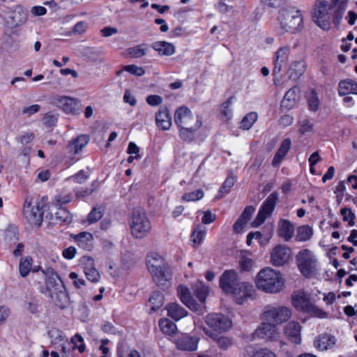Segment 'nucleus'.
I'll use <instances>...</instances> for the list:
<instances>
[{"label":"nucleus","instance_id":"c756f323","mask_svg":"<svg viewBox=\"0 0 357 357\" xmlns=\"http://www.w3.org/2000/svg\"><path fill=\"white\" fill-rule=\"evenodd\" d=\"M278 200V193L277 192H272L263 202L259 211L265 215L270 216L274 211Z\"/></svg>","mask_w":357,"mask_h":357},{"label":"nucleus","instance_id":"a878e982","mask_svg":"<svg viewBox=\"0 0 357 357\" xmlns=\"http://www.w3.org/2000/svg\"><path fill=\"white\" fill-rule=\"evenodd\" d=\"M201 118L196 116L195 123L192 126L178 128L179 136L183 141L191 142L195 138V132L202 126Z\"/></svg>","mask_w":357,"mask_h":357},{"label":"nucleus","instance_id":"39448f33","mask_svg":"<svg viewBox=\"0 0 357 357\" xmlns=\"http://www.w3.org/2000/svg\"><path fill=\"white\" fill-rule=\"evenodd\" d=\"M292 304L298 310L307 313L312 317L326 318L328 313L314 305L304 292L292 296Z\"/></svg>","mask_w":357,"mask_h":357},{"label":"nucleus","instance_id":"58836bf2","mask_svg":"<svg viewBox=\"0 0 357 357\" xmlns=\"http://www.w3.org/2000/svg\"><path fill=\"white\" fill-rule=\"evenodd\" d=\"M235 182L236 177L233 175H229L220 187L218 191V194L215 197V199H220L223 197L224 195L229 193L231 188L234 186Z\"/></svg>","mask_w":357,"mask_h":357},{"label":"nucleus","instance_id":"bf43d9fd","mask_svg":"<svg viewBox=\"0 0 357 357\" xmlns=\"http://www.w3.org/2000/svg\"><path fill=\"white\" fill-rule=\"evenodd\" d=\"M250 357H277V356L268 349L264 348L254 351Z\"/></svg>","mask_w":357,"mask_h":357},{"label":"nucleus","instance_id":"cd10ccee","mask_svg":"<svg viewBox=\"0 0 357 357\" xmlns=\"http://www.w3.org/2000/svg\"><path fill=\"white\" fill-rule=\"evenodd\" d=\"M78 246L85 250H91L93 247V236L87 231H82L74 236Z\"/></svg>","mask_w":357,"mask_h":357},{"label":"nucleus","instance_id":"e2e57ef3","mask_svg":"<svg viewBox=\"0 0 357 357\" xmlns=\"http://www.w3.org/2000/svg\"><path fill=\"white\" fill-rule=\"evenodd\" d=\"M321 160V158L317 151L314 152L309 158L310 171L312 174H315L316 170L314 167L315 165Z\"/></svg>","mask_w":357,"mask_h":357},{"label":"nucleus","instance_id":"72a5a7b5","mask_svg":"<svg viewBox=\"0 0 357 357\" xmlns=\"http://www.w3.org/2000/svg\"><path fill=\"white\" fill-rule=\"evenodd\" d=\"M167 315L174 321H178L188 314L187 310L177 303H171L166 306Z\"/></svg>","mask_w":357,"mask_h":357},{"label":"nucleus","instance_id":"7ed1b4c3","mask_svg":"<svg viewBox=\"0 0 357 357\" xmlns=\"http://www.w3.org/2000/svg\"><path fill=\"white\" fill-rule=\"evenodd\" d=\"M282 33H295L303 27V16L299 10L294 8H282L278 17Z\"/></svg>","mask_w":357,"mask_h":357},{"label":"nucleus","instance_id":"0eeeda50","mask_svg":"<svg viewBox=\"0 0 357 357\" xmlns=\"http://www.w3.org/2000/svg\"><path fill=\"white\" fill-rule=\"evenodd\" d=\"M298 267L306 278L312 276L315 271L316 259L312 252L307 249L300 251L296 256Z\"/></svg>","mask_w":357,"mask_h":357},{"label":"nucleus","instance_id":"6ab92c4d","mask_svg":"<svg viewBox=\"0 0 357 357\" xmlns=\"http://www.w3.org/2000/svg\"><path fill=\"white\" fill-rule=\"evenodd\" d=\"M238 282L237 273L234 270H227L220 278V287L225 293H229Z\"/></svg>","mask_w":357,"mask_h":357},{"label":"nucleus","instance_id":"4468645a","mask_svg":"<svg viewBox=\"0 0 357 357\" xmlns=\"http://www.w3.org/2000/svg\"><path fill=\"white\" fill-rule=\"evenodd\" d=\"M254 335L258 338L274 340L278 338L279 333L275 324L272 322H263L255 330Z\"/></svg>","mask_w":357,"mask_h":357},{"label":"nucleus","instance_id":"4c0bfd02","mask_svg":"<svg viewBox=\"0 0 357 357\" xmlns=\"http://www.w3.org/2000/svg\"><path fill=\"white\" fill-rule=\"evenodd\" d=\"M305 69L306 63L304 60L293 62L289 69L290 77L294 79L298 78L305 73Z\"/></svg>","mask_w":357,"mask_h":357},{"label":"nucleus","instance_id":"79ce46f5","mask_svg":"<svg viewBox=\"0 0 357 357\" xmlns=\"http://www.w3.org/2000/svg\"><path fill=\"white\" fill-rule=\"evenodd\" d=\"M149 302L151 305V310L155 312L160 309L164 303L163 294L160 291H153L149 297Z\"/></svg>","mask_w":357,"mask_h":357},{"label":"nucleus","instance_id":"5701e85b","mask_svg":"<svg viewBox=\"0 0 357 357\" xmlns=\"http://www.w3.org/2000/svg\"><path fill=\"white\" fill-rule=\"evenodd\" d=\"M155 124L162 130H169L172 126V117L166 106L160 107L155 114Z\"/></svg>","mask_w":357,"mask_h":357},{"label":"nucleus","instance_id":"a19ab883","mask_svg":"<svg viewBox=\"0 0 357 357\" xmlns=\"http://www.w3.org/2000/svg\"><path fill=\"white\" fill-rule=\"evenodd\" d=\"M206 233L205 227L197 225L193 229L190 236V239L192 241L194 246H197L201 244Z\"/></svg>","mask_w":357,"mask_h":357},{"label":"nucleus","instance_id":"4be33fe9","mask_svg":"<svg viewBox=\"0 0 357 357\" xmlns=\"http://www.w3.org/2000/svg\"><path fill=\"white\" fill-rule=\"evenodd\" d=\"M203 331L213 340L220 349L226 350L232 345V340L227 336L213 332L211 330L206 328H203Z\"/></svg>","mask_w":357,"mask_h":357},{"label":"nucleus","instance_id":"680f3d73","mask_svg":"<svg viewBox=\"0 0 357 357\" xmlns=\"http://www.w3.org/2000/svg\"><path fill=\"white\" fill-rule=\"evenodd\" d=\"M80 262L84 266V272L85 271H88V269H92L95 268L94 260L91 257L83 256L80 259Z\"/></svg>","mask_w":357,"mask_h":357},{"label":"nucleus","instance_id":"b1692460","mask_svg":"<svg viewBox=\"0 0 357 357\" xmlns=\"http://www.w3.org/2000/svg\"><path fill=\"white\" fill-rule=\"evenodd\" d=\"M298 92V86H294L287 91L281 101L280 109L282 111H289L296 105Z\"/></svg>","mask_w":357,"mask_h":357},{"label":"nucleus","instance_id":"9b49d317","mask_svg":"<svg viewBox=\"0 0 357 357\" xmlns=\"http://www.w3.org/2000/svg\"><path fill=\"white\" fill-rule=\"evenodd\" d=\"M291 250L284 245H278L271 253V263L274 266H282L287 264L291 257Z\"/></svg>","mask_w":357,"mask_h":357},{"label":"nucleus","instance_id":"09e8293b","mask_svg":"<svg viewBox=\"0 0 357 357\" xmlns=\"http://www.w3.org/2000/svg\"><path fill=\"white\" fill-rule=\"evenodd\" d=\"M194 294L197 299L200 301V306L202 308H204V304L205 303L206 298L208 296V289L204 286H199L197 287L194 289Z\"/></svg>","mask_w":357,"mask_h":357},{"label":"nucleus","instance_id":"49530a36","mask_svg":"<svg viewBox=\"0 0 357 357\" xmlns=\"http://www.w3.org/2000/svg\"><path fill=\"white\" fill-rule=\"evenodd\" d=\"M56 219L61 223L68 225L73 221V216L65 208H59L55 213Z\"/></svg>","mask_w":357,"mask_h":357},{"label":"nucleus","instance_id":"f03ea898","mask_svg":"<svg viewBox=\"0 0 357 357\" xmlns=\"http://www.w3.org/2000/svg\"><path fill=\"white\" fill-rule=\"evenodd\" d=\"M255 284L257 287L264 292L275 294L280 291L284 284V280L280 272L272 268L261 269L257 275Z\"/></svg>","mask_w":357,"mask_h":357},{"label":"nucleus","instance_id":"e433bc0d","mask_svg":"<svg viewBox=\"0 0 357 357\" xmlns=\"http://www.w3.org/2000/svg\"><path fill=\"white\" fill-rule=\"evenodd\" d=\"M50 296L54 299L55 305L61 309L66 308L69 303V296L65 287L62 289L56 291L55 293L50 294Z\"/></svg>","mask_w":357,"mask_h":357},{"label":"nucleus","instance_id":"864d4df0","mask_svg":"<svg viewBox=\"0 0 357 357\" xmlns=\"http://www.w3.org/2000/svg\"><path fill=\"white\" fill-rule=\"evenodd\" d=\"M122 70L127 71L137 77H141L145 74V70L142 67L137 66L135 64L123 66Z\"/></svg>","mask_w":357,"mask_h":357},{"label":"nucleus","instance_id":"aec40b11","mask_svg":"<svg viewBox=\"0 0 357 357\" xmlns=\"http://www.w3.org/2000/svg\"><path fill=\"white\" fill-rule=\"evenodd\" d=\"M301 326L298 322L290 321L284 328V333L288 340L296 344H299L301 342Z\"/></svg>","mask_w":357,"mask_h":357},{"label":"nucleus","instance_id":"a18cd8bd","mask_svg":"<svg viewBox=\"0 0 357 357\" xmlns=\"http://www.w3.org/2000/svg\"><path fill=\"white\" fill-rule=\"evenodd\" d=\"M257 114L252 112L247 114L241 120L240 128L243 130H249L257 120Z\"/></svg>","mask_w":357,"mask_h":357},{"label":"nucleus","instance_id":"f8f14e48","mask_svg":"<svg viewBox=\"0 0 357 357\" xmlns=\"http://www.w3.org/2000/svg\"><path fill=\"white\" fill-rule=\"evenodd\" d=\"M60 347L59 351L61 353L62 357H70V353L75 349H78L79 353H83L86 349L84 339L78 333L71 338L70 342L66 340Z\"/></svg>","mask_w":357,"mask_h":357},{"label":"nucleus","instance_id":"f704fd0d","mask_svg":"<svg viewBox=\"0 0 357 357\" xmlns=\"http://www.w3.org/2000/svg\"><path fill=\"white\" fill-rule=\"evenodd\" d=\"M152 48L160 56H171L175 52V47L172 43L166 41H157L151 45Z\"/></svg>","mask_w":357,"mask_h":357},{"label":"nucleus","instance_id":"4d7b16f0","mask_svg":"<svg viewBox=\"0 0 357 357\" xmlns=\"http://www.w3.org/2000/svg\"><path fill=\"white\" fill-rule=\"evenodd\" d=\"M84 274L89 281L94 283L98 282L100 278V275L96 268L85 271Z\"/></svg>","mask_w":357,"mask_h":357},{"label":"nucleus","instance_id":"6e6552de","mask_svg":"<svg viewBox=\"0 0 357 357\" xmlns=\"http://www.w3.org/2000/svg\"><path fill=\"white\" fill-rule=\"evenodd\" d=\"M205 322L210 330L218 333L226 332L231 326V320L222 314H209L206 317Z\"/></svg>","mask_w":357,"mask_h":357},{"label":"nucleus","instance_id":"2f4dec72","mask_svg":"<svg viewBox=\"0 0 357 357\" xmlns=\"http://www.w3.org/2000/svg\"><path fill=\"white\" fill-rule=\"evenodd\" d=\"M28 13L21 6H17L10 16L12 26L17 27L26 22L28 18Z\"/></svg>","mask_w":357,"mask_h":357},{"label":"nucleus","instance_id":"13d9d810","mask_svg":"<svg viewBox=\"0 0 357 357\" xmlns=\"http://www.w3.org/2000/svg\"><path fill=\"white\" fill-rule=\"evenodd\" d=\"M298 123L300 125L299 132L301 135H304L306 132L312 130L313 124L309 121V119H305L303 120H301L299 121Z\"/></svg>","mask_w":357,"mask_h":357},{"label":"nucleus","instance_id":"bb28decb","mask_svg":"<svg viewBox=\"0 0 357 357\" xmlns=\"http://www.w3.org/2000/svg\"><path fill=\"white\" fill-rule=\"evenodd\" d=\"M291 146V142L289 138L284 139L282 144H280V147L277 150L274 158L272 160V166L273 167H278L280 165L282 160L284 158L287 153L289 151Z\"/></svg>","mask_w":357,"mask_h":357},{"label":"nucleus","instance_id":"f257e3e1","mask_svg":"<svg viewBox=\"0 0 357 357\" xmlns=\"http://www.w3.org/2000/svg\"><path fill=\"white\" fill-rule=\"evenodd\" d=\"M347 0H331L320 1L313 15L314 22L323 30L328 31L331 23L339 29L341 20L347 6Z\"/></svg>","mask_w":357,"mask_h":357},{"label":"nucleus","instance_id":"2eb2a0df","mask_svg":"<svg viewBox=\"0 0 357 357\" xmlns=\"http://www.w3.org/2000/svg\"><path fill=\"white\" fill-rule=\"evenodd\" d=\"M46 275V287L50 294L63 289L65 287L59 275L52 268H48L46 271H42Z\"/></svg>","mask_w":357,"mask_h":357},{"label":"nucleus","instance_id":"20e7f679","mask_svg":"<svg viewBox=\"0 0 357 357\" xmlns=\"http://www.w3.org/2000/svg\"><path fill=\"white\" fill-rule=\"evenodd\" d=\"M131 234L135 238H143L151 230V223L146 211L142 208H135L130 218Z\"/></svg>","mask_w":357,"mask_h":357},{"label":"nucleus","instance_id":"c9c22d12","mask_svg":"<svg viewBox=\"0 0 357 357\" xmlns=\"http://www.w3.org/2000/svg\"><path fill=\"white\" fill-rule=\"evenodd\" d=\"M169 265L158 253L151 252L146 256V266L149 271L156 270L160 267Z\"/></svg>","mask_w":357,"mask_h":357},{"label":"nucleus","instance_id":"338daca9","mask_svg":"<svg viewBox=\"0 0 357 357\" xmlns=\"http://www.w3.org/2000/svg\"><path fill=\"white\" fill-rule=\"evenodd\" d=\"M146 100L151 106H158L162 103V98L158 95H150L146 97Z\"/></svg>","mask_w":357,"mask_h":357},{"label":"nucleus","instance_id":"8fccbe9b","mask_svg":"<svg viewBox=\"0 0 357 357\" xmlns=\"http://www.w3.org/2000/svg\"><path fill=\"white\" fill-rule=\"evenodd\" d=\"M340 213L342 215V219L345 222H348L350 227L355 225L354 220L356 218L355 214L351 211V208H342L340 210Z\"/></svg>","mask_w":357,"mask_h":357},{"label":"nucleus","instance_id":"c85d7f7f","mask_svg":"<svg viewBox=\"0 0 357 357\" xmlns=\"http://www.w3.org/2000/svg\"><path fill=\"white\" fill-rule=\"evenodd\" d=\"M294 231V226L288 220L282 219L279 221L278 234L285 241H289L292 238Z\"/></svg>","mask_w":357,"mask_h":357},{"label":"nucleus","instance_id":"0e129e2a","mask_svg":"<svg viewBox=\"0 0 357 357\" xmlns=\"http://www.w3.org/2000/svg\"><path fill=\"white\" fill-rule=\"evenodd\" d=\"M57 121V117L51 114L50 112L47 113L44 118H43V122L46 127L51 128L54 126Z\"/></svg>","mask_w":357,"mask_h":357},{"label":"nucleus","instance_id":"c03bdc74","mask_svg":"<svg viewBox=\"0 0 357 357\" xmlns=\"http://www.w3.org/2000/svg\"><path fill=\"white\" fill-rule=\"evenodd\" d=\"M33 259L30 256H27L24 258L21 259L19 269L22 277H26L31 270Z\"/></svg>","mask_w":357,"mask_h":357},{"label":"nucleus","instance_id":"393cba45","mask_svg":"<svg viewBox=\"0 0 357 357\" xmlns=\"http://www.w3.org/2000/svg\"><path fill=\"white\" fill-rule=\"evenodd\" d=\"M335 337L331 334H320L314 341V346L320 351L331 349L335 344Z\"/></svg>","mask_w":357,"mask_h":357},{"label":"nucleus","instance_id":"774afa93","mask_svg":"<svg viewBox=\"0 0 357 357\" xmlns=\"http://www.w3.org/2000/svg\"><path fill=\"white\" fill-rule=\"evenodd\" d=\"M255 210V208L252 206H248L244 208L239 218L248 222V221L250 220Z\"/></svg>","mask_w":357,"mask_h":357},{"label":"nucleus","instance_id":"ea45409f","mask_svg":"<svg viewBox=\"0 0 357 357\" xmlns=\"http://www.w3.org/2000/svg\"><path fill=\"white\" fill-rule=\"evenodd\" d=\"M313 234V230L309 225H302L297 229L295 239L296 241H306Z\"/></svg>","mask_w":357,"mask_h":357},{"label":"nucleus","instance_id":"6e6d98bb","mask_svg":"<svg viewBox=\"0 0 357 357\" xmlns=\"http://www.w3.org/2000/svg\"><path fill=\"white\" fill-rule=\"evenodd\" d=\"M289 50L288 47H280L275 52V59L274 61L283 63L287 59Z\"/></svg>","mask_w":357,"mask_h":357},{"label":"nucleus","instance_id":"a211bd4d","mask_svg":"<svg viewBox=\"0 0 357 357\" xmlns=\"http://www.w3.org/2000/svg\"><path fill=\"white\" fill-rule=\"evenodd\" d=\"M199 338L188 334H181L175 339L177 349L183 351H193L197 348Z\"/></svg>","mask_w":357,"mask_h":357},{"label":"nucleus","instance_id":"1a4fd4ad","mask_svg":"<svg viewBox=\"0 0 357 357\" xmlns=\"http://www.w3.org/2000/svg\"><path fill=\"white\" fill-rule=\"evenodd\" d=\"M254 291L253 285L248 282H238L229 291L236 303L243 304L245 300L252 296Z\"/></svg>","mask_w":357,"mask_h":357},{"label":"nucleus","instance_id":"9d476101","mask_svg":"<svg viewBox=\"0 0 357 357\" xmlns=\"http://www.w3.org/2000/svg\"><path fill=\"white\" fill-rule=\"evenodd\" d=\"M155 284L160 289H167L170 286V280L172 278V270L169 265H165L163 267L153 269L149 271Z\"/></svg>","mask_w":357,"mask_h":357},{"label":"nucleus","instance_id":"de8ad7c7","mask_svg":"<svg viewBox=\"0 0 357 357\" xmlns=\"http://www.w3.org/2000/svg\"><path fill=\"white\" fill-rule=\"evenodd\" d=\"M146 44H141L128 49V54L132 58H140L146 54Z\"/></svg>","mask_w":357,"mask_h":357},{"label":"nucleus","instance_id":"7c9ffc66","mask_svg":"<svg viewBox=\"0 0 357 357\" xmlns=\"http://www.w3.org/2000/svg\"><path fill=\"white\" fill-rule=\"evenodd\" d=\"M89 142V136L87 135H80L70 141L67 146L70 153H78Z\"/></svg>","mask_w":357,"mask_h":357},{"label":"nucleus","instance_id":"473e14b6","mask_svg":"<svg viewBox=\"0 0 357 357\" xmlns=\"http://www.w3.org/2000/svg\"><path fill=\"white\" fill-rule=\"evenodd\" d=\"M338 93L340 96L349 93L357 95V82L350 79L341 80L338 84Z\"/></svg>","mask_w":357,"mask_h":357},{"label":"nucleus","instance_id":"412c9836","mask_svg":"<svg viewBox=\"0 0 357 357\" xmlns=\"http://www.w3.org/2000/svg\"><path fill=\"white\" fill-rule=\"evenodd\" d=\"M59 103L62 110L68 114L78 115L80 113L79 101L76 98L67 96L61 97Z\"/></svg>","mask_w":357,"mask_h":357},{"label":"nucleus","instance_id":"37998d69","mask_svg":"<svg viewBox=\"0 0 357 357\" xmlns=\"http://www.w3.org/2000/svg\"><path fill=\"white\" fill-rule=\"evenodd\" d=\"M159 326L161 331L167 335L174 334L177 329L176 324L167 318H163L160 320Z\"/></svg>","mask_w":357,"mask_h":357},{"label":"nucleus","instance_id":"603ef678","mask_svg":"<svg viewBox=\"0 0 357 357\" xmlns=\"http://www.w3.org/2000/svg\"><path fill=\"white\" fill-rule=\"evenodd\" d=\"M102 215L103 213L100 207H93L88 215L87 220L89 224H93L100 220Z\"/></svg>","mask_w":357,"mask_h":357},{"label":"nucleus","instance_id":"69168bd1","mask_svg":"<svg viewBox=\"0 0 357 357\" xmlns=\"http://www.w3.org/2000/svg\"><path fill=\"white\" fill-rule=\"evenodd\" d=\"M26 305V309L30 313L35 314L39 312L40 305L38 301L32 299L31 301L27 302Z\"/></svg>","mask_w":357,"mask_h":357},{"label":"nucleus","instance_id":"ddd939ff","mask_svg":"<svg viewBox=\"0 0 357 357\" xmlns=\"http://www.w3.org/2000/svg\"><path fill=\"white\" fill-rule=\"evenodd\" d=\"M177 293L180 300L186 307L198 314L202 313V307L193 299L188 287L184 285H179L177 288Z\"/></svg>","mask_w":357,"mask_h":357},{"label":"nucleus","instance_id":"dca6fc26","mask_svg":"<svg viewBox=\"0 0 357 357\" xmlns=\"http://www.w3.org/2000/svg\"><path fill=\"white\" fill-rule=\"evenodd\" d=\"M196 118L193 117L192 112L185 106H181L175 112L174 122L178 128L192 126L191 121H195Z\"/></svg>","mask_w":357,"mask_h":357},{"label":"nucleus","instance_id":"5fc2aeb1","mask_svg":"<svg viewBox=\"0 0 357 357\" xmlns=\"http://www.w3.org/2000/svg\"><path fill=\"white\" fill-rule=\"evenodd\" d=\"M204 197V191L202 190H197L192 192L185 193L183 195V199L187 202H195L201 199Z\"/></svg>","mask_w":357,"mask_h":357},{"label":"nucleus","instance_id":"423d86ee","mask_svg":"<svg viewBox=\"0 0 357 357\" xmlns=\"http://www.w3.org/2000/svg\"><path fill=\"white\" fill-rule=\"evenodd\" d=\"M291 312L289 308L280 305H267L263 312V318L266 321L280 324L290 319Z\"/></svg>","mask_w":357,"mask_h":357},{"label":"nucleus","instance_id":"f3484780","mask_svg":"<svg viewBox=\"0 0 357 357\" xmlns=\"http://www.w3.org/2000/svg\"><path fill=\"white\" fill-rule=\"evenodd\" d=\"M23 213L25 218L31 224H33L38 227L42 225L43 220L44 211L40 207V204L38 203L36 206L31 208V204H29V207H24Z\"/></svg>","mask_w":357,"mask_h":357},{"label":"nucleus","instance_id":"3c124183","mask_svg":"<svg viewBox=\"0 0 357 357\" xmlns=\"http://www.w3.org/2000/svg\"><path fill=\"white\" fill-rule=\"evenodd\" d=\"M320 102L317 93L314 90L312 91L308 98V107L311 111L316 112L319 108Z\"/></svg>","mask_w":357,"mask_h":357},{"label":"nucleus","instance_id":"052dcab7","mask_svg":"<svg viewBox=\"0 0 357 357\" xmlns=\"http://www.w3.org/2000/svg\"><path fill=\"white\" fill-rule=\"evenodd\" d=\"M252 260L245 256H242L239 259V266L241 271H249L252 268Z\"/></svg>","mask_w":357,"mask_h":357}]
</instances>
